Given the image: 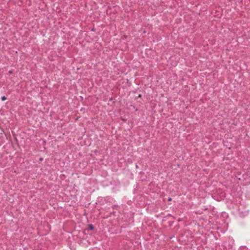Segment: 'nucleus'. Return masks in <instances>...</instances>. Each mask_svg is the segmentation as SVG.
Instances as JSON below:
<instances>
[{"mask_svg":"<svg viewBox=\"0 0 250 250\" xmlns=\"http://www.w3.org/2000/svg\"><path fill=\"white\" fill-rule=\"evenodd\" d=\"M171 200V198H168V201H170Z\"/></svg>","mask_w":250,"mask_h":250,"instance_id":"3","label":"nucleus"},{"mask_svg":"<svg viewBox=\"0 0 250 250\" xmlns=\"http://www.w3.org/2000/svg\"><path fill=\"white\" fill-rule=\"evenodd\" d=\"M1 99L2 101H5V100H6L7 98L5 96H3L1 97Z\"/></svg>","mask_w":250,"mask_h":250,"instance_id":"2","label":"nucleus"},{"mask_svg":"<svg viewBox=\"0 0 250 250\" xmlns=\"http://www.w3.org/2000/svg\"><path fill=\"white\" fill-rule=\"evenodd\" d=\"M42 160H43V159L42 158H40V161H42Z\"/></svg>","mask_w":250,"mask_h":250,"instance_id":"4","label":"nucleus"},{"mask_svg":"<svg viewBox=\"0 0 250 250\" xmlns=\"http://www.w3.org/2000/svg\"><path fill=\"white\" fill-rule=\"evenodd\" d=\"M88 229H89L90 230H93L94 229V226L91 224H89L88 225Z\"/></svg>","mask_w":250,"mask_h":250,"instance_id":"1","label":"nucleus"}]
</instances>
